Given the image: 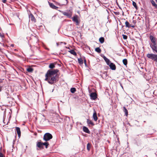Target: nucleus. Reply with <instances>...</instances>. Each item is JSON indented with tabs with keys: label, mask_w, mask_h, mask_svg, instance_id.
Listing matches in <instances>:
<instances>
[{
	"label": "nucleus",
	"mask_w": 157,
	"mask_h": 157,
	"mask_svg": "<svg viewBox=\"0 0 157 157\" xmlns=\"http://www.w3.org/2000/svg\"><path fill=\"white\" fill-rule=\"evenodd\" d=\"M58 5L59 6H60V4L59 3H58Z\"/></svg>",
	"instance_id": "nucleus-40"
},
{
	"label": "nucleus",
	"mask_w": 157,
	"mask_h": 157,
	"mask_svg": "<svg viewBox=\"0 0 157 157\" xmlns=\"http://www.w3.org/2000/svg\"><path fill=\"white\" fill-rule=\"evenodd\" d=\"M93 117L94 120L95 121H97L98 120V117L97 116V114L96 111L95 110L94 111V113L93 115Z\"/></svg>",
	"instance_id": "nucleus-13"
},
{
	"label": "nucleus",
	"mask_w": 157,
	"mask_h": 157,
	"mask_svg": "<svg viewBox=\"0 0 157 157\" xmlns=\"http://www.w3.org/2000/svg\"><path fill=\"white\" fill-rule=\"evenodd\" d=\"M104 60L106 62L107 65H108L110 62L109 60L107 58H106V59Z\"/></svg>",
	"instance_id": "nucleus-30"
},
{
	"label": "nucleus",
	"mask_w": 157,
	"mask_h": 157,
	"mask_svg": "<svg viewBox=\"0 0 157 157\" xmlns=\"http://www.w3.org/2000/svg\"><path fill=\"white\" fill-rule=\"evenodd\" d=\"M147 57L157 63V55L154 54H147Z\"/></svg>",
	"instance_id": "nucleus-3"
},
{
	"label": "nucleus",
	"mask_w": 157,
	"mask_h": 157,
	"mask_svg": "<svg viewBox=\"0 0 157 157\" xmlns=\"http://www.w3.org/2000/svg\"><path fill=\"white\" fill-rule=\"evenodd\" d=\"M27 71L28 72H32L33 71V69L32 68H31V67H29V68H27Z\"/></svg>",
	"instance_id": "nucleus-27"
},
{
	"label": "nucleus",
	"mask_w": 157,
	"mask_h": 157,
	"mask_svg": "<svg viewBox=\"0 0 157 157\" xmlns=\"http://www.w3.org/2000/svg\"><path fill=\"white\" fill-rule=\"evenodd\" d=\"M0 36L1 37V38H3V37H4V35L2 34H1L0 33Z\"/></svg>",
	"instance_id": "nucleus-36"
},
{
	"label": "nucleus",
	"mask_w": 157,
	"mask_h": 157,
	"mask_svg": "<svg viewBox=\"0 0 157 157\" xmlns=\"http://www.w3.org/2000/svg\"><path fill=\"white\" fill-rule=\"evenodd\" d=\"M6 0H2V2L3 3H5L6 2Z\"/></svg>",
	"instance_id": "nucleus-37"
},
{
	"label": "nucleus",
	"mask_w": 157,
	"mask_h": 157,
	"mask_svg": "<svg viewBox=\"0 0 157 157\" xmlns=\"http://www.w3.org/2000/svg\"><path fill=\"white\" fill-rule=\"evenodd\" d=\"M144 122H146V121H144Z\"/></svg>",
	"instance_id": "nucleus-43"
},
{
	"label": "nucleus",
	"mask_w": 157,
	"mask_h": 157,
	"mask_svg": "<svg viewBox=\"0 0 157 157\" xmlns=\"http://www.w3.org/2000/svg\"><path fill=\"white\" fill-rule=\"evenodd\" d=\"M136 20H133L132 21L133 23L134 24V25L136 23Z\"/></svg>",
	"instance_id": "nucleus-35"
},
{
	"label": "nucleus",
	"mask_w": 157,
	"mask_h": 157,
	"mask_svg": "<svg viewBox=\"0 0 157 157\" xmlns=\"http://www.w3.org/2000/svg\"><path fill=\"white\" fill-rule=\"evenodd\" d=\"M125 26L126 27H128V28H130L131 27H132V28H134L135 27L134 25H131L128 22V21H126L125 22Z\"/></svg>",
	"instance_id": "nucleus-14"
},
{
	"label": "nucleus",
	"mask_w": 157,
	"mask_h": 157,
	"mask_svg": "<svg viewBox=\"0 0 157 157\" xmlns=\"http://www.w3.org/2000/svg\"><path fill=\"white\" fill-rule=\"evenodd\" d=\"M68 52H70L71 54L73 55L74 56H76L77 55L76 52L74 50H71Z\"/></svg>",
	"instance_id": "nucleus-18"
},
{
	"label": "nucleus",
	"mask_w": 157,
	"mask_h": 157,
	"mask_svg": "<svg viewBox=\"0 0 157 157\" xmlns=\"http://www.w3.org/2000/svg\"><path fill=\"white\" fill-rule=\"evenodd\" d=\"M156 87H157V85L156 86Z\"/></svg>",
	"instance_id": "nucleus-44"
},
{
	"label": "nucleus",
	"mask_w": 157,
	"mask_h": 157,
	"mask_svg": "<svg viewBox=\"0 0 157 157\" xmlns=\"http://www.w3.org/2000/svg\"><path fill=\"white\" fill-rule=\"evenodd\" d=\"M83 60L84 61V63L85 65L86 66V59H85V57L84 58Z\"/></svg>",
	"instance_id": "nucleus-33"
},
{
	"label": "nucleus",
	"mask_w": 157,
	"mask_h": 157,
	"mask_svg": "<svg viewBox=\"0 0 157 157\" xmlns=\"http://www.w3.org/2000/svg\"><path fill=\"white\" fill-rule=\"evenodd\" d=\"M91 144L89 143H88L87 145V149L88 151H89L90 150L91 148Z\"/></svg>",
	"instance_id": "nucleus-25"
},
{
	"label": "nucleus",
	"mask_w": 157,
	"mask_h": 157,
	"mask_svg": "<svg viewBox=\"0 0 157 157\" xmlns=\"http://www.w3.org/2000/svg\"><path fill=\"white\" fill-rule=\"evenodd\" d=\"M123 38L124 39H126L127 38V36L125 35H122Z\"/></svg>",
	"instance_id": "nucleus-32"
},
{
	"label": "nucleus",
	"mask_w": 157,
	"mask_h": 157,
	"mask_svg": "<svg viewBox=\"0 0 157 157\" xmlns=\"http://www.w3.org/2000/svg\"><path fill=\"white\" fill-rule=\"evenodd\" d=\"M97 94L95 93L92 92L90 94V97L91 99L95 100L97 98Z\"/></svg>",
	"instance_id": "nucleus-11"
},
{
	"label": "nucleus",
	"mask_w": 157,
	"mask_h": 157,
	"mask_svg": "<svg viewBox=\"0 0 157 157\" xmlns=\"http://www.w3.org/2000/svg\"><path fill=\"white\" fill-rule=\"evenodd\" d=\"M104 38L103 37H101L99 39V41L101 44H102L104 42Z\"/></svg>",
	"instance_id": "nucleus-22"
},
{
	"label": "nucleus",
	"mask_w": 157,
	"mask_h": 157,
	"mask_svg": "<svg viewBox=\"0 0 157 157\" xmlns=\"http://www.w3.org/2000/svg\"><path fill=\"white\" fill-rule=\"evenodd\" d=\"M149 38L151 42V43L150 44H153L157 42V39H156L153 36L150 35Z\"/></svg>",
	"instance_id": "nucleus-8"
},
{
	"label": "nucleus",
	"mask_w": 157,
	"mask_h": 157,
	"mask_svg": "<svg viewBox=\"0 0 157 157\" xmlns=\"http://www.w3.org/2000/svg\"><path fill=\"white\" fill-rule=\"evenodd\" d=\"M11 46H13V44H12V45H11Z\"/></svg>",
	"instance_id": "nucleus-41"
},
{
	"label": "nucleus",
	"mask_w": 157,
	"mask_h": 157,
	"mask_svg": "<svg viewBox=\"0 0 157 157\" xmlns=\"http://www.w3.org/2000/svg\"><path fill=\"white\" fill-rule=\"evenodd\" d=\"M78 63L80 65L82 64L83 62V60L82 58H78Z\"/></svg>",
	"instance_id": "nucleus-19"
},
{
	"label": "nucleus",
	"mask_w": 157,
	"mask_h": 157,
	"mask_svg": "<svg viewBox=\"0 0 157 157\" xmlns=\"http://www.w3.org/2000/svg\"><path fill=\"white\" fill-rule=\"evenodd\" d=\"M103 58V59H104V60L106 59V57L105 56H104L103 57H102Z\"/></svg>",
	"instance_id": "nucleus-38"
},
{
	"label": "nucleus",
	"mask_w": 157,
	"mask_h": 157,
	"mask_svg": "<svg viewBox=\"0 0 157 157\" xmlns=\"http://www.w3.org/2000/svg\"><path fill=\"white\" fill-rule=\"evenodd\" d=\"M108 65L109 66L111 69L113 70H116V66L113 63L110 62Z\"/></svg>",
	"instance_id": "nucleus-10"
},
{
	"label": "nucleus",
	"mask_w": 157,
	"mask_h": 157,
	"mask_svg": "<svg viewBox=\"0 0 157 157\" xmlns=\"http://www.w3.org/2000/svg\"><path fill=\"white\" fill-rule=\"evenodd\" d=\"M16 129L18 136L19 137H20L21 136V135L20 128L18 127H16Z\"/></svg>",
	"instance_id": "nucleus-15"
},
{
	"label": "nucleus",
	"mask_w": 157,
	"mask_h": 157,
	"mask_svg": "<svg viewBox=\"0 0 157 157\" xmlns=\"http://www.w3.org/2000/svg\"><path fill=\"white\" fill-rule=\"evenodd\" d=\"M29 19L31 20L33 22H34V23L36 22V20L34 16L32 14L30 13L29 15Z\"/></svg>",
	"instance_id": "nucleus-9"
},
{
	"label": "nucleus",
	"mask_w": 157,
	"mask_h": 157,
	"mask_svg": "<svg viewBox=\"0 0 157 157\" xmlns=\"http://www.w3.org/2000/svg\"><path fill=\"white\" fill-rule=\"evenodd\" d=\"M48 3L50 6L53 9L56 10L58 8V7L56 6H55L53 3H51L49 2H48Z\"/></svg>",
	"instance_id": "nucleus-12"
},
{
	"label": "nucleus",
	"mask_w": 157,
	"mask_h": 157,
	"mask_svg": "<svg viewBox=\"0 0 157 157\" xmlns=\"http://www.w3.org/2000/svg\"><path fill=\"white\" fill-rule=\"evenodd\" d=\"M123 111L125 113V115L126 116H127L128 115V111L127 109L125 108V107H123Z\"/></svg>",
	"instance_id": "nucleus-23"
},
{
	"label": "nucleus",
	"mask_w": 157,
	"mask_h": 157,
	"mask_svg": "<svg viewBox=\"0 0 157 157\" xmlns=\"http://www.w3.org/2000/svg\"><path fill=\"white\" fill-rule=\"evenodd\" d=\"M132 5H133V6H134V7L136 9H137V6L135 2H134V1H133L132 2Z\"/></svg>",
	"instance_id": "nucleus-29"
},
{
	"label": "nucleus",
	"mask_w": 157,
	"mask_h": 157,
	"mask_svg": "<svg viewBox=\"0 0 157 157\" xmlns=\"http://www.w3.org/2000/svg\"><path fill=\"white\" fill-rule=\"evenodd\" d=\"M49 145V144L48 142H45L43 143L41 142L40 140L38 141L36 143V150H40L44 149V145L45 146L46 148H47Z\"/></svg>",
	"instance_id": "nucleus-2"
},
{
	"label": "nucleus",
	"mask_w": 157,
	"mask_h": 157,
	"mask_svg": "<svg viewBox=\"0 0 157 157\" xmlns=\"http://www.w3.org/2000/svg\"><path fill=\"white\" fill-rule=\"evenodd\" d=\"M95 50L96 52L98 53H100L101 52V49L99 47L96 48L95 49Z\"/></svg>",
	"instance_id": "nucleus-24"
},
{
	"label": "nucleus",
	"mask_w": 157,
	"mask_h": 157,
	"mask_svg": "<svg viewBox=\"0 0 157 157\" xmlns=\"http://www.w3.org/2000/svg\"><path fill=\"white\" fill-rule=\"evenodd\" d=\"M52 138V135L49 133H46L44 136L43 140L47 142Z\"/></svg>",
	"instance_id": "nucleus-4"
},
{
	"label": "nucleus",
	"mask_w": 157,
	"mask_h": 157,
	"mask_svg": "<svg viewBox=\"0 0 157 157\" xmlns=\"http://www.w3.org/2000/svg\"><path fill=\"white\" fill-rule=\"evenodd\" d=\"M150 45L153 51L157 53V42L153 44H150Z\"/></svg>",
	"instance_id": "nucleus-5"
},
{
	"label": "nucleus",
	"mask_w": 157,
	"mask_h": 157,
	"mask_svg": "<svg viewBox=\"0 0 157 157\" xmlns=\"http://www.w3.org/2000/svg\"><path fill=\"white\" fill-rule=\"evenodd\" d=\"M150 2L152 5L155 7V8H157V5L155 3V2L153 0H150Z\"/></svg>",
	"instance_id": "nucleus-20"
},
{
	"label": "nucleus",
	"mask_w": 157,
	"mask_h": 157,
	"mask_svg": "<svg viewBox=\"0 0 157 157\" xmlns=\"http://www.w3.org/2000/svg\"><path fill=\"white\" fill-rule=\"evenodd\" d=\"M64 44L65 45L66 44V43H65V42H60L57 43L56 44H57V46H58V45H59L61 44Z\"/></svg>",
	"instance_id": "nucleus-31"
},
{
	"label": "nucleus",
	"mask_w": 157,
	"mask_h": 157,
	"mask_svg": "<svg viewBox=\"0 0 157 157\" xmlns=\"http://www.w3.org/2000/svg\"><path fill=\"white\" fill-rule=\"evenodd\" d=\"M58 69L49 70L45 75V80L47 81L48 83L52 84L56 82L57 78Z\"/></svg>",
	"instance_id": "nucleus-1"
},
{
	"label": "nucleus",
	"mask_w": 157,
	"mask_h": 157,
	"mask_svg": "<svg viewBox=\"0 0 157 157\" xmlns=\"http://www.w3.org/2000/svg\"><path fill=\"white\" fill-rule=\"evenodd\" d=\"M70 91L71 93H74L76 91V89L75 88H71V89Z\"/></svg>",
	"instance_id": "nucleus-26"
},
{
	"label": "nucleus",
	"mask_w": 157,
	"mask_h": 157,
	"mask_svg": "<svg viewBox=\"0 0 157 157\" xmlns=\"http://www.w3.org/2000/svg\"><path fill=\"white\" fill-rule=\"evenodd\" d=\"M0 157H4L2 153L1 152H0Z\"/></svg>",
	"instance_id": "nucleus-34"
},
{
	"label": "nucleus",
	"mask_w": 157,
	"mask_h": 157,
	"mask_svg": "<svg viewBox=\"0 0 157 157\" xmlns=\"http://www.w3.org/2000/svg\"><path fill=\"white\" fill-rule=\"evenodd\" d=\"M55 65L53 63H51L49 66V67L51 69H53L55 67Z\"/></svg>",
	"instance_id": "nucleus-21"
},
{
	"label": "nucleus",
	"mask_w": 157,
	"mask_h": 157,
	"mask_svg": "<svg viewBox=\"0 0 157 157\" xmlns=\"http://www.w3.org/2000/svg\"><path fill=\"white\" fill-rule=\"evenodd\" d=\"M1 91V88L0 87V92Z\"/></svg>",
	"instance_id": "nucleus-39"
},
{
	"label": "nucleus",
	"mask_w": 157,
	"mask_h": 157,
	"mask_svg": "<svg viewBox=\"0 0 157 157\" xmlns=\"http://www.w3.org/2000/svg\"><path fill=\"white\" fill-rule=\"evenodd\" d=\"M62 13L63 15L66 16L67 17L69 18H71L72 16V13L70 11H69V12H63Z\"/></svg>",
	"instance_id": "nucleus-7"
},
{
	"label": "nucleus",
	"mask_w": 157,
	"mask_h": 157,
	"mask_svg": "<svg viewBox=\"0 0 157 157\" xmlns=\"http://www.w3.org/2000/svg\"><path fill=\"white\" fill-rule=\"evenodd\" d=\"M78 16L77 15H75L72 18V21L76 23V25H78L79 23V21H78Z\"/></svg>",
	"instance_id": "nucleus-6"
},
{
	"label": "nucleus",
	"mask_w": 157,
	"mask_h": 157,
	"mask_svg": "<svg viewBox=\"0 0 157 157\" xmlns=\"http://www.w3.org/2000/svg\"><path fill=\"white\" fill-rule=\"evenodd\" d=\"M156 2L157 3V0H156Z\"/></svg>",
	"instance_id": "nucleus-42"
},
{
	"label": "nucleus",
	"mask_w": 157,
	"mask_h": 157,
	"mask_svg": "<svg viewBox=\"0 0 157 157\" xmlns=\"http://www.w3.org/2000/svg\"><path fill=\"white\" fill-rule=\"evenodd\" d=\"M123 64L125 65H126L127 64V60L126 59H124L123 60Z\"/></svg>",
	"instance_id": "nucleus-28"
},
{
	"label": "nucleus",
	"mask_w": 157,
	"mask_h": 157,
	"mask_svg": "<svg viewBox=\"0 0 157 157\" xmlns=\"http://www.w3.org/2000/svg\"><path fill=\"white\" fill-rule=\"evenodd\" d=\"M83 131L86 133H89L90 132V131L89 130V129L86 127L85 126H84L83 127Z\"/></svg>",
	"instance_id": "nucleus-16"
},
{
	"label": "nucleus",
	"mask_w": 157,
	"mask_h": 157,
	"mask_svg": "<svg viewBox=\"0 0 157 157\" xmlns=\"http://www.w3.org/2000/svg\"><path fill=\"white\" fill-rule=\"evenodd\" d=\"M87 122L88 124L91 125L92 126L94 125V124L93 122L92 121L90 120L87 119Z\"/></svg>",
	"instance_id": "nucleus-17"
}]
</instances>
